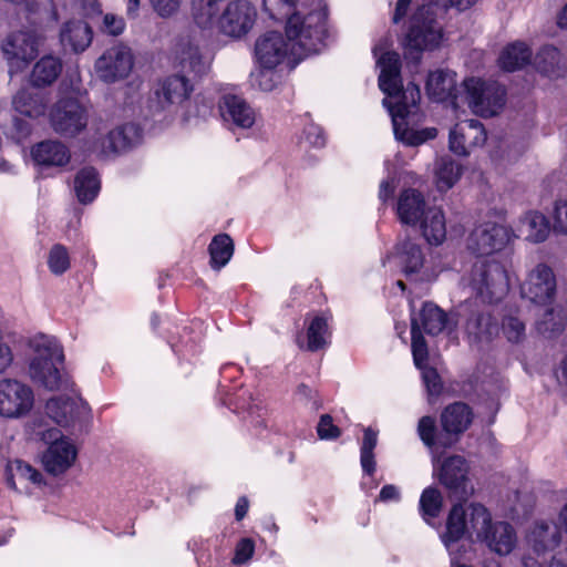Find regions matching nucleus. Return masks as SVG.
Masks as SVG:
<instances>
[{"mask_svg":"<svg viewBox=\"0 0 567 567\" xmlns=\"http://www.w3.org/2000/svg\"><path fill=\"white\" fill-rule=\"evenodd\" d=\"M391 39L383 37L373 47V54L380 68L379 86L386 95L383 105L388 109L393 124L395 138L408 146H419L437 135L435 127L416 130L412 126L417 116V103L421 99L419 86L410 82L401 85V62L396 52L390 51Z\"/></svg>","mask_w":567,"mask_h":567,"instance_id":"nucleus-1","label":"nucleus"},{"mask_svg":"<svg viewBox=\"0 0 567 567\" xmlns=\"http://www.w3.org/2000/svg\"><path fill=\"white\" fill-rule=\"evenodd\" d=\"M326 18L322 8L307 13L299 9L286 23L288 41L277 31L261 34L255 43L258 65L278 68L286 64L292 69L303 56L318 52L326 35Z\"/></svg>","mask_w":567,"mask_h":567,"instance_id":"nucleus-2","label":"nucleus"},{"mask_svg":"<svg viewBox=\"0 0 567 567\" xmlns=\"http://www.w3.org/2000/svg\"><path fill=\"white\" fill-rule=\"evenodd\" d=\"M63 362V349L54 337L38 334L29 340L27 374L35 385L48 391L71 390L73 383L62 371Z\"/></svg>","mask_w":567,"mask_h":567,"instance_id":"nucleus-3","label":"nucleus"},{"mask_svg":"<svg viewBox=\"0 0 567 567\" xmlns=\"http://www.w3.org/2000/svg\"><path fill=\"white\" fill-rule=\"evenodd\" d=\"M257 12L247 0L230 1L223 10L220 6L210 1L195 2L193 18L202 29H217L231 38H241L255 24Z\"/></svg>","mask_w":567,"mask_h":567,"instance_id":"nucleus-4","label":"nucleus"},{"mask_svg":"<svg viewBox=\"0 0 567 567\" xmlns=\"http://www.w3.org/2000/svg\"><path fill=\"white\" fill-rule=\"evenodd\" d=\"M491 512L481 503H457L452 506L445 532L441 539L451 555V561L456 563L457 543L461 538L467 537L476 542L478 534L483 532L485 524L489 522Z\"/></svg>","mask_w":567,"mask_h":567,"instance_id":"nucleus-5","label":"nucleus"},{"mask_svg":"<svg viewBox=\"0 0 567 567\" xmlns=\"http://www.w3.org/2000/svg\"><path fill=\"white\" fill-rule=\"evenodd\" d=\"M416 11L410 19L405 37L406 51L419 59L424 51H433L441 47L444 41V29L437 19L439 8L429 0H422Z\"/></svg>","mask_w":567,"mask_h":567,"instance_id":"nucleus-6","label":"nucleus"},{"mask_svg":"<svg viewBox=\"0 0 567 567\" xmlns=\"http://www.w3.org/2000/svg\"><path fill=\"white\" fill-rule=\"evenodd\" d=\"M79 87L61 96L50 109L49 123L58 135L74 138L82 134L89 124V109L78 97Z\"/></svg>","mask_w":567,"mask_h":567,"instance_id":"nucleus-7","label":"nucleus"},{"mask_svg":"<svg viewBox=\"0 0 567 567\" xmlns=\"http://www.w3.org/2000/svg\"><path fill=\"white\" fill-rule=\"evenodd\" d=\"M468 286L483 302H498L509 290L505 267L495 259H480L471 270Z\"/></svg>","mask_w":567,"mask_h":567,"instance_id":"nucleus-8","label":"nucleus"},{"mask_svg":"<svg viewBox=\"0 0 567 567\" xmlns=\"http://www.w3.org/2000/svg\"><path fill=\"white\" fill-rule=\"evenodd\" d=\"M434 474L439 482L449 491L451 497L466 499L474 493L468 477L470 466L461 455H451L442 462L433 461Z\"/></svg>","mask_w":567,"mask_h":567,"instance_id":"nucleus-9","label":"nucleus"},{"mask_svg":"<svg viewBox=\"0 0 567 567\" xmlns=\"http://www.w3.org/2000/svg\"><path fill=\"white\" fill-rule=\"evenodd\" d=\"M471 110L481 116H493L504 106L505 91L496 82L470 78L463 83Z\"/></svg>","mask_w":567,"mask_h":567,"instance_id":"nucleus-10","label":"nucleus"},{"mask_svg":"<svg viewBox=\"0 0 567 567\" xmlns=\"http://www.w3.org/2000/svg\"><path fill=\"white\" fill-rule=\"evenodd\" d=\"M35 435L49 444V447L42 455V464L47 472L59 475L73 465L78 451L70 440L61 437L59 430L53 427L47 430L39 429Z\"/></svg>","mask_w":567,"mask_h":567,"instance_id":"nucleus-11","label":"nucleus"},{"mask_svg":"<svg viewBox=\"0 0 567 567\" xmlns=\"http://www.w3.org/2000/svg\"><path fill=\"white\" fill-rule=\"evenodd\" d=\"M34 405V393L30 385L17 379L0 381V417L21 419L28 415Z\"/></svg>","mask_w":567,"mask_h":567,"instance_id":"nucleus-12","label":"nucleus"},{"mask_svg":"<svg viewBox=\"0 0 567 567\" xmlns=\"http://www.w3.org/2000/svg\"><path fill=\"white\" fill-rule=\"evenodd\" d=\"M133 66L132 50L123 43H116L106 49L94 64L97 78L105 83H115L126 79Z\"/></svg>","mask_w":567,"mask_h":567,"instance_id":"nucleus-13","label":"nucleus"},{"mask_svg":"<svg viewBox=\"0 0 567 567\" xmlns=\"http://www.w3.org/2000/svg\"><path fill=\"white\" fill-rule=\"evenodd\" d=\"M44 39L38 30L22 29L8 34L2 42V52L11 65L24 66L37 56Z\"/></svg>","mask_w":567,"mask_h":567,"instance_id":"nucleus-14","label":"nucleus"},{"mask_svg":"<svg viewBox=\"0 0 567 567\" xmlns=\"http://www.w3.org/2000/svg\"><path fill=\"white\" fill-rule=\"evenodd\" d=\"M172 56L176 66L194 75L207 73L210 66V59L202 51L198 39L189 33L181 34L176 39Z\"/></svg>","mask_w":567,"mask_h":567,"instance_id":"nucleus-15","label":"nucleus"},{"mask_svg":"<svg viewBox=\"0 0 567 567\" xmlns=\"http://www.w3.org/2000/svg\"><path fill=\"white\" fill-rule=\"evenodd\" d=\"M556 276L553 269L546 264H537L532 268L520 287L522 297L529 301L546 306L556 296Z\"/></svg>","mask_w":567,"mask_h":567,"instance_id":"nucleus-16","label":"nucleus"},{"mask_svg":"<svg viewBox=\"0 0 567 567\" xmlns=\"http://www.w3.org/2000/svg\"><path fill=\"white\" fill-rule=\"evenodd\" d=\"M563 540L560 525L553 519H539L533 523L526 534V544L532 556L545 558L558 548Z\"/></svg>","mask_w":567,"mask_h":567,"instance_id":"nucleus-17","label":"nucleus"},{"mask_svg":"<svg viewBox=\"0 0 567 567\" xmlns=\"http://www.w3.org/2000/svg\"><path fill=\"white\" fill-rule=\"evenodd\" d=\"M511 239V229L504 224L484 221L468 238V248L476 254L491 255L502 250Z\"/></svg>","mask_w":567,"mask_h":567,"instance_id":"nucleus-18","label":"nucleus"},{"mask_svg":"<svg viewBox=\"0 0 567 567\" xmlns=\"http://www.w3.org/2000/svg\"><path fill=\"white\" fill-rule=\"evenodd\" d=\"M48 416L63 427H71L91 419L90 406L80 399L54 396L45 404Z\"/></svg>","mask_w":567,"mask_h":567,"instance_id":"nucleus-19","label":"nucleus"},{"mask_svg":"<svg viewBox=\"0 0 567 567\" xmlns=\"http://www.w3.org/2000/svg\"><path fill=\"white\" fill-rule=\"evenodd\" d=\"M476 542L499 556H507L517 545V535L508 522L494 520L491 514L489 522L485 524Z\"/></svg>","mask_w":567,"mask_h":567,"instance_id":"nucleus-20","label":"nucleus"},{"mask_svg":"<svg viewBox=\"0 0 567 567\" xmlns=\"http://www.w3.org/2000/svg\"><path fill=\"white\" fill-rule=\"evenodd\" d=\"M486 133L477 120H466L454 125L450 132V150L456 155L466 156L471 148L483 145Z\"/></svg>","mask_w":567,"mask_h":567,"instance_id":"nucleus-21","label":"nucleus"},{"mask_svg":"<svg viewBox=\"0 0 567 567\" xmlns=\"http://www.w3.org/2000/svg\"><path fill=\"white\" fill-rule=\"evenodd\" d=\"M193 91V85L185 75H169L157 83L154 94L162 109L179 105L186 101Z\"/></svg>","mask_w":567,"mask_h":567,"instance_id":"nucleus-22","label":"nucleus"},{"mask_svg":"<svg viewBox=\"0 0 567 567\" xmlns=\"http://www.w3.org/2000/svg\"><path fill=\"white\" fill-rule=\"evenodd\" d=\"M223 120L239 128H250L256 121L252 107L240 96L226 94L219 102Z\"/></svg>","mask_w":567,"mask_h":567,"instance_id":"nucleus-23","label":"nucleus"},{"mask_svg":"<svg viewBox=\"0 0 567 567\" xmlns=\"http://www.w3.org/2000/svg\"><path fill=\"white\" fill-rule=\"evenodd\" d=\"M141 138V131L135 124L128 123L111 130L100 143V150L103 154H116L123 152Z\"/></svg>","mask_w":567,"mask_h":567,"instance_id":"nucleus-24","label":"nucleus"},{"mask_svg":"<svg viewBox=\"0 0 567 567\" xmlns=\"http://www.w3.org/2000/svg\"><path fill=\"white\" fill-rule=\"evenodd\" d=\"M456 74L449 70H436L429 74L426 91L429 96L436 102L451 101L453 106L456 102Z\"/></svg>","mask_w":567,"mask_h":567,"instance_id":"nucleus-25","label":"nucleus"},{"mask_svg":"<svg viewBox=\"0 0 567 567\" xmlns=\"http://www.w3.org/2000/svg\"><path fill=\"white\" fill-rule=\"evenodd\" d=\"M417 321V330L436 336L444 330L451 332L456 322L446 316V313L432 302H425L417 317H413L412 321Z\"/></svg>","mask_w":567,"mask_h":567,"instance_id":"nucleus-26","label":"nucleus"},{"mask_svg":"<svg viewBox=\"0 0 567 567\" xmlns=\"http://www.w3.org/2000/svg\"><path fill=\"white\" fill-rule=\"evenodd\" d=\"M33 161L42 166H64L71 154L65 144L56 140H47L35 144L31 150Z\"/></svg>","mask_w":567,"mask_h":567,"instance_id":"nucleus-27","label":"nucleus"},{"mask_svg":"<svg viewBox=\"0 0 567 567\" xmlns=\"http://www.w3.org/2000/svg\"><path fill=\"white\" fill-rule=\"evenodd\" d=\"M426 209L425 200L420 192L409 188L400 194L396 213L401 223L416 225Z\"/></svg>","mask_w":567,"mask_h":567,"instance_id":"nucleus-28","label":"nucleus"},{"mask_svg":"<svg viewBox=\"0 0 567 567\" xmlns=\"http://www.w3.org/2000/svg\"><path fill=\"white\" fill-rule=\"evenodd\" d=\"M472 422V412L464 403H453L444 409L441 414V424L446 433L445 437L453 439L463 433Z\"/></svg>","mask_w":567,"mask_h":567,"instance_id":"nucleus-29","label":"nucleus"},{"mask_svg":"<svg viewBox=\"0 0 567 567\" xmlns=\"http://www.w3.org/2000/svg\"><path fill=\"white\" fill-rule=\"evenodd\" d=\"M61 43L73 52L85 51L92 42V30L83 21H70L61 30Z\"/></svg>","mask_w":567,"mask_h":567,"instance_id":"nucleus-30","label":"nucleus"},{"mask_svg":"<svg viewBox=\"0 0 567 567\" xmlns=\"http://www.w3.org/2000/svg\"><path fill=\"white\" fill-rule=\"evenodd\" d=\"M12 104L20 114L38 118L44 115L48 107V99L42 93L22 89L13 96Z\"/></svg>","mask_w":567,"mask_h":567,"instance_id":"nucleus-31","label":"nucleus"},{"mask_svg":"<svg viewBox=\"0 0 567 567\" xmlns=\"http://www.w3.org/2000/svg\"><path fill=\"white\" fill-rule=\"evenodd\" d=\"M62 72V61L52 54L43 55L32 68L30 81L34 86L44 87L55 82Z\"/></svg>","mask_w":567,"mask_h":567,"instance_id":"nucleus-32","label":"nucleus"},{"mask_svg":"<svg viewBox=\"0 0 567 567\" xmlns=\"http://www.w3.org/2000/svg\"><path fill=\"white\" fill-rule=\"evenodd\" d=\"M6 475L8 486L14 491H20L19 485H23L24 483H32L34 485L42 484V474L21 460L8 462Z\"/></svg>","mask_w":567,"mask_h":567,"instance_id":"nucleus-33","label":"nucleus"},{"mask_svg":"<svg viewBox=\"0 0 567 567\" xmlns=\"http://www.w3.org/2000/svg\"><path fill=\"white\" fill-rule=\"evenodd\" d=\"M417 224H420L422 235L429 244L440 245L445 239V218L441 209L429 207Z\"/></svg>","mask_w":567,"mask_h":567,"instance_id":"nucleus-34","label":"nucleus"},{"mask_svg":"<svg viewBox=\"0 0 567 567\" xmlns=\"http://www.w3.org/2000/svg\"><path fill=\"white\" fill-rule=\"evenodd\" d=\"M519 230L532 243L545 241L550 233L547 217L536 210L527 212L519 220Z\"/></svg>","mask_w":567,"mask_h":567,"instance_id":"nucleus-35","label":"nucleus"},{"mask_svg":"<svg viewBox=\"0 0 567 567\" xmlns=\"http://www.w3.org/2000/svg\"><path fill=\"white\" fill-rule=\"evenodd\" d=\"M532 62V50L524 42H513L505 47L498 58L499 66L507 71L514 72L523 69Z\"/></svg>","mask_w":567,"mask_h":567,"instance_id":"nucleus-36","label":"nucleus"},{"mask_svg":"<svg viewBox=\"0 0 567 567\" xmlns=\"http://www.w3.org/2000/svg\"><path fill=\"white\" fill-rule=\"evenodd\" d=\"M462 166L450 156H442L434 165V182L439 190L452 188L462 175Z\"/></svg>","mask_w":567,"mask_h":567,"instance_id":"nucleus-37","label":"nucleus"},{"mask_svg":"<svg viewBox=\"0 0 567 567\" xmlns=\"http://www.w3.org/2000/svg\"><path fill=\"white\" fill-rule=\"evenodd\" d=\"M330 330L328 324V317L317 315L309 321L307 328V344L306 349L309 351H319L329 344Z\"/></svg>","mask_w":567,"mask_h":567,"instance_id":"nucleus-38","label":"nucleus"},{"mask_svg":"<svg viewBox=\"0 0 567 567\" xmlns=\"http://www.w3.org/2000/svg\"><path fill=\"white\" fill-rule=\"evenodd\" d=\"M208 251L210 256V267L215 270H220L225 267L234 255V243L229 235H216L209 246Z\"/></svg>","mask_w":567,"mask_h":567,"instance_id":"nucleus-39","label":"nucleus"},{"mask_svg":"<svg viewBox=\"0 0 567 567\" xmlns=\"http://www.w3.org/2000/svg\"><path fill=\"white\" fill-rule=\"evenodd\" d=\"M74 188L81 203H91L100 190V181L96 171L92 167L81 169L75 177Z\"/></svg>","mask_w":567,"mask_h":567,"instance_id":"nucleus-40","label":"nucleus"},{"mask_svg":"<svg viewBox=\"0 0 567 567\" xmlns=\"http://www.w3.org/2000/svg\"><path fill=\"white\" fill-rule=\"evenodd\" d=\"M502 333L513 344H519L526 339V324L518 309H508L503 316Z\"/></svg>","mask_w":567,"mask_h":567,"instance_id":"nucleus-41","label":"nucleus"},{"mask_svg":"<svg viewBox=\"0 0 567 567\" xmlns=\"http://www.w3.org/2000/svg\"><path fill=\"white\" fill-rule=\"evenodd\" d=\"M417 434L427 447L436 445L449 447L456 442V437L449 439L444 436H436V422L435 419L429 415L422 416L417 423Z\"/></svg>","mask_w":567,"mask_h":567,"instance_id":"nucleus-42","label":"nucleus"},{"mask_svg":"<svg viewBox=\"0 0 567 567\" xmlns=\"http://www.w3.org/2000/svg\"><path fill=\"white\" fill-rule=\"evenodd\" d=\"M566 322V316L563 315L559 307L550 308L545 310L543 316L537 319L536 330L540 334L550 338L560 333L564 330Z\"/></svg>","mask_w":567,"mask_h":567,"instance_id":"nucleus-43","label":"nucleus"},{"mask_svg":"<svg viewBox=\"0 0 567 567\" xmlns=\"http://www.w3.org/2000/svg\"><path fill=\"white\" fill-rule=\"evenodd\" d=\"M25 8L34 21L45 27L58 21L56 8L53 0H25Z\"/></svg>","mask_w":567,"mask_h":567,"instance_id":"nucleus-44","label":"nucleus"},{"mask_svg":"<svg viewBox=\"0 0 567 567\" xmlns=\"http://www.w3.org/2000/svg\"><path fill=\"white\" fill-rule=\"evenodd\" d=\"M496 331V326L488 313L480 312L466 322V332L474 341L489 340Z\"/></svg>","mask_w":567,"mask_h":567,"instance_id":"nucleus-45","label":"nucleus"},{"mask_svg":"<svg viewBox=\"0 0 567 567\" xmlns=\"http://www.w3.org/2000/svg\"><path fill=\"white\" fill-rule=\"evenodd\" d=\"M560 52L553 47L543 48L535 56L534 64L538 72L555 78L560 74Z\"/></svg>","mask_w":567,"mask_h":567,"instance_id":"nucleus-46","label":"nucleus"},{"mask_svg":"<svg viewBox=\"0 0 567 567\" xmlns=\"http://www.w3.org/2000/svg\"><path fill=\"white\" fill-rule=\"evenodd\" d=\"M281 81V75L277 68H267L259 65L258 69L251 72L250 83L252 86L258 87L264 92L272 91Z\"/></svg>","mask_w":567,"mask_h":567,"instance_id":"nucleus-47","label":"nucleus"},{"mask_svg":"<svg viewBox=\"0 0 567 567\" xmlns=\"http://www.w3.org/2000/svg\"><path fill=\"white\" fill-rule=\"evenodd\" d=\"M443 505V496L435 487L425 488L420 497V511L424 519L439 516Z\"/></svg>","mask_w":567,"mask_h":567,"instance_id":"nucleus-48","label":"nucleus"},{"mask_svg":"<svg viewBox=\"0 0 567 567\" xmlns=\"http://www.w3.org/2000/svg\"><path fill=\"white\" fill-rule=\"evenodd\" d=\"M400 259L405 274L416 272L423 265L420 247L411 241L402 244Z\"/></svg>","mask_w":567,"mask_h":567,"instance_id":"nucleus-49","label":"nucleus"},{"mask_svg":"<svg viewBox=\"0 0 567 567\" xmlns=\"http://www.w3.org/2000/svg\"><path fill=\"white\" fill-rule=\"evenodd\" d=\"M70 265L71 260L68 249L61 244L52 246L48 255L50 271L59 276L64 274L70 268Z\"/></svg>","mask_w":567,"mask_h":567,"instance_id":"nucleus-50","label":"nucleus"},{"mask_svg":"<svg viewBox=\"0 0 567 567\" xmlns=\"http://www.w3.org/2000/svg\"><path fill=\"white\" fill-rule=\"evenodd\" d=\"M298 0H264V9L274 20L289 19Z\"/></svg>","mask_w":567,"mask_h":567,"instance_id":"nucleus-51","label":"nucleus"},{"mask_svg":"<svg viewBox=\"0 0 567 567\" xmlns=\"http://www.w3.org/2000/svg\"><path fill=\"white\" fill-rule=\"evenodd\" d=\"M411 334L413 360L417 368H422V365H424V362L427 359V346L424 337L422 336V332L417 330L416 320L412 321Z\"/></svg>","mask_w":567,"mask_h":567,"instance_id":"nucleus-52","label":"nucleus"},{"mask_svg":"<svg viewBox=\"0 0 567 567\" xmlns=\"http://www.w3.org/2000/svg\"><path fill=\"white\" fill-rule=\"evenodd\" d=\"M551 219L554 231L567 236V198H558L554 202Z\"/></svg>","mask_w":567,"mask_h":567,"instance_id":"nucleus-53","label":"nucleus"},{"mask_svg":"<svg viewBox=\"0 0 567 567\" xmlns=\"http://www.w3.org/2000/svg\"><path fill=\"white\" fill-rule=\"evenodd\" d=\"M420 369L422 370L423 382L429 393V402L433 403L432 399L437 396L442 391V382L440 375L433 368L422 365Z\"/></svg>","mask_w":567,"mask_h":567,"instance_id":"nucleus-54","label":"nucleus"},{"mask_svg":"<svg viewBox=\"0 0 567 567\" xmlns=\"http://www.w3.org/2000/svg\"><path fill=\"white\" fill-rule=\"evenodd\" d=\"M524 567H567V563L560 557V554H554L549 558H535L530 554L523 557Z\"/></svg>","mask_w":567,"mask_h":567,"instance_id":"nucleus-55","label":"nucleus"},{"mask_svg":"<svg viewBox=\"0 0 567 567\" xmlns=\"http://www.w3.org/2000/svg\"><path fill=\"white\" fill-rule=\"evenodd\" d=\"M125 29V21L121 16L105 13L101 24V30L110 35H120Z\"/></svg>","mask_w":567,"mask_h":567,"instance_id":"nucleus-56","label":"nucleus"},{"mask_svg":"<svg viewBox=\"0 0 567 567\" xmlns=\"http://www.w3.org/2000/svg\"><path fill=\"white\" fill-rule=\"evenodd\" d=\"M255 551V543L250 538H243L238 542L235 549L233 563L235 565H243L247 563Z\"/></svg>","mask_w":567,"mask_h":567,"instance_id":"nucleus-57","label":"nucleus"},{"mask_svg":"<svg viewBox=\"0 0 567 567\" xmlns=\"http://www.w3.org/2000/svg\"><path fill=\"white\" fill-rule=\"evenodd\" d=\"M154 11L162 18H168L175 14L182 0H150Z\"/></svg>","mask_w":567,"mask_h":567,"instance_id":"nucleus-58","label":"nucleus"},{"mask_svg":"<svg viewBox=\"0 0 567 567\" xmlns=\"http://www.w3.org/2000/svg\"><path fill=\"white\" fill-rule=\"evenodd\" d=\"M317 431L318 435L323 440H331L340 436L339 427L333 424L332 417L328 414L320 417Z\"/></svg>","mask_w":567,"mask_h":567,"instance_id":"nucleus-59","label":"nucleus"},{"mask_svg":"<svg viewBox=\"0 0 567 567\" xmlns=\"http://www.w3.org/2000/svg\"><path fill=\"white\" fill-rule=\"evenodd\" d=\"M14 361V354L10 344L6 341L0 329V374L6 373Z\"/></svg>","mask_w":567,"mask_h":567,"instance_id":"nucleus-60","label":"nucleus"},{"mask_svg":"<svg viewBox=\"0 0 567 567\" xmlns=\"http://www.w3.org/2000/svg\"><path fill=\"white\" fill-rule=\"evenodd\" d=\"M439 9L455 8L458 11H464L473 7L478 0H429Z\"/></svg>","mask_w":567,"mask_h":567,"instance_id":"nucleus-61","label":"nucleus"},{"mask_svg":"<svg viewBox=\"0 0 567 567\" xmlns=\"http://www.w3.org/2000/svg\"><path fill=\"white\" fill-rule=\"evenodd\" d=\"M306 140L316 147H321L324 145V137L322 135V131L317 125H308L303 131Z\"/></svg>","mask_w":567,"mask_h":567,"instance_id":"nucleus-62","label":"nucleus"},{"mask_svg":"<svg viewBox=\"0 0 567 567\" xmlns=\"http://www.w3.org/2000/svg\"><path fill=\"white\" fill-rule=\"evenodd\" d=\"M396 183L393 177H389L381 182L379 187V198L383 203H385L388 199H390L395 190Z\"/></svg>","mask_w":567,"mask_h":567,"instance_id":"nucleus-63","label":"nucleus"},{"mask_svg":"<svg viewBox=\"0 0 567 567\" xmlns=\"http://www.w3.org/2000/svg\"><path fill=\"white\" fill-rule=\"evenodd\" d=\"M401 497L400 491L395 485H384L379 494V501L381 502H399Z\"/></svg>","mask_w":567,"mask_h":567,"instance_id":"nucleus-64","label":"nucleus"}]
</instances>
